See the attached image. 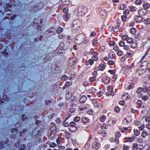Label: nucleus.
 Here are the masks:
<instances>
[{"instance_id":"obj_36","label":"nucleus","mask_w":150,"mask_h":150,"mask_svg":"<svg viewBox=\"0 0 150 150\" xmlns=\"http://www.w3.org/2000/svg\"><path fill=\"white\" fill-rule=\"evenodd\" d=\"M103 94V93L101 91H100L97 93V95L98 97H100Z\"/></svg>"},{"instance_id":"obj_26","label":"nucleus","mask_w":150,"mask_h":150,"mask_svg":"<svg viewBox=\"0 0 150 150\" xmlns=\"http://www.w3.org/2000/svg\"><path fill=\"white\" fill-rule=\"evenodd\" d=\"M88 119L86 118H83L82 119V121L85 123H86L88 122Z\"/></svg>"},{"instance_id":"obj_3","label":"nucleus","mask_w":150,"mask_h":150,"mask_svg":"<svg viewBox=\"0 0 150 150\" xmlns=\"http://www.w3.org/2000/svg\"><path fill=\"white\" fill-rule=\"evenodd\" d=\"M77 61L75 57L71 58L69 60L68 62L70 66H72Z\"/></svg>"},{"instance_id":"obj_38","label":"nucleus","mask_w":150,"mask_h":150,"mask_svg":"<svg viewBox=\"0 0 150 150\" xmlns=\"http://www.w3.org/2000/svg\"><path fill=\"white\" fill-rule=\"evenodd\" d=\"M142 148V145H139V146H138V147H137V150H141Z\"/></svg>"},{"instance_id":"obj_2","label":"nucleus","mask_w":150,"mask_h":150,"mask_svg":"<svg viewBox=\"0 0 150 150\" xmlns=\"http://www.w3.org/2000/svg\"><path fill=\"white\" fill-rule=\"evenodd\" d=\"M73 26L76 28L80 27L81 25V22L80 20L76 19L74 20L73 23Z\"/></svg>"},{"instance_id":"obj_52","label":"nucleus","mask_w":150,"mask_h":150,"mask_svg":"<svg viewBox=\"0 0 150 150\" xmlns=\"http://www.w3.org/2000/svg\"><path fill=\"white\" fill-rule=\"evenodd\" d=\"M56 30V28H51V29L50 30L51 32L54 33Z\"/></svg>"},{"instance_id":"obj_19","label":"nucleus","mask_w":150,"mask_h":150,"mask_svg":"<svg viewBox=\"0 0 150 150\" xmlns=\"http://www.w3.org/2000/svg\"><path fill=\"white\" fill-rule=\"evenodd\" d=\"M21 117H22V120L23 121H24L26 120L28 118V117L27 116H26V115H23V114L22 115Z\"/></svg>"},{"instance_id":"obj_17","label":"nucleus","mask_w":150,"mask_h":150,"mask_svg":"<svg viewBox=\"0 0 150 150\" xmlns=\"http://www.w3.org/2000/svg\"><path fill=\"white\" fill-rule=\"evenodd\" d=\"M133 41V39L132 38H128V39L126 41L128 43H131Z\"/></svg>"},{"instance_id":"obj_45","label":"nucleus","mask_w":150,"mask_h":150,"mask_svg":"<svg viewBox=\"0 0 150 150\" xmlns=\"http://www.w3.org/2000/svg\"><path fill=\"white\" fill-rule=\"evenodd\" d=\"M93 148L94 149H97L99 147V146H96V144H94L93 146Z\"/></svg>"},{"instance_id":"obj_54","label":"nucleus","mask_w":150,"mask_h":150,"mask_svg":"<svg viewBox=\"0 0 150 150\" xmlns=\"http://www.w3.org/2000/svg\"><path fill=\"white\" fill-rule=\"evenodd\" d=\"M19 144H20V143L19 142H18L17 143H16L14 145L15 147H18L19 146Z\"/></svg>"},{"instance_id":"obj_24","label":"nucleus","mask_w":150,"mask_h":150,"mask_svg":"<svg viewBox=\"0 0 150 150\" xmlns=\"http://www.w3.org/2000/svg\"><path fill=\"white\" fill-rule=\"evenodd\" d=\"M106 119V117L104 115H103L100 118V121L102 122H104Z\"/></svg>"},{"instance_id":"obj_5","label":"nucleus","mask_w":150,"mask_h":150,"mask_svg":"<svg viewBox=\"0 0 150 150\" xmlns=\"http://www.w3.org/2000/svg\"><path fill=\"white\" fill-rule=\"evenodd\" d=\"M143 21L142 17L140 16H136L135 18V21L136 23H141Z\"/></svg>"},{"instance_id":"obj_64","label":"nucleus","mask_w":150,"mask_h":150,"mask_svg":"<svg viewBox=\"0 0 150 150\" xmlns=\"http://www.w3.org/2000/svg\"><path fill=\"white\" fill-rule=\"evenodd\" d=\"M127 54H128V56L129 57H131L132 56V55L133 54L132 53H127Z\"/></svg>"},{"instance_id":"obj_37","label":"nucleus","mask_w":150,"mask_h":150,"mask_svg":"<svg viewBox=\"0 0 150 150\" xmlns=\"http://www.w3.org/2000/svg\"><path fill=\"white\" fill-rule=\"evenodd\" d=\"M112 88L111 87L108 86L107 87V90L109 92H111L112 90Z\"/></svg>"},{"instance_id":"obj_30","label":"nucleus","mask_w":150,"mask_h":150,"mask_svg":"<svg viewBox=\"0 0 150 150\" xmlns=\"http://www.w3.org/2000/svg\"><path fill=\"white\" fill-rule=\"evenodd\" d=\"M115 111L116 112H119L120 111V110L119 108L118 107H116L115 108Z\"/></svg>"},{"instance_id":"obj_9","label":"nucleus","mask_w":150,"mask_h":150,"mask_svg":"<svg viewBox=\"0 0 150 150\" xmlns=\"http://www.w3.org/2000/svg\"><path fill=\"white\" fill-rule=\"evenodd\" d=\"M87 98L85 96H83L80 98L79 101L81 103H83L85 102Z\"/></svg>"},{"instance_id":"obj_43","label":"nucleus","mask_w":150,"mask_h":150,"mask_svg":"<svg viewBox=\"0 0 150 150\" xmlns=\"http://www.w3.org/2000/svg\"><path fill=\"white\" fill-rule=\"evenodd\" d=\"M140 134V131L139 130H136L134 132V134H136L137 135H139Z\"/></svg>"},{"instance_id":"obj_11","label":"nucleus","mask_w":150,"mask_h":150,"mask_svg":"<svg viewBox=\"0 0 150 150\" xmlns=\"http://www.w3.org/2000/svg\"><path fill=\"white\" fill-rule=\"evenodd\" d=\"M79 37L78 36H76L75 40V43L77 44H80L82 42L80 40H79Z\"/></svg>"},{"instance_id":"obj_55","label":"nucleus","mask_w":150,"mask_h":150,"mask_svg":"<svg viewBox=\"0 0 150 150\" xmlns=\"http://www.w3.org/2000/svg\"><path fill=\"white\" fill-rule=\"evenodd\" d=\"M148 98V97L147 96H145L143 98V100H146Z\"/></svg>"},{"instance_id":"obj_27","label":"nucleus","mask_w":150,"mask_h":150,"mask_svg":"<svg viewBox=\"0 0 150 150\" xmlns=\"http://www.w3.org/2000/svg\"><path fill=\"white\" fill-rule=\"evenodd\" d=\"M66 121L67 120H65L64 123L63 124L64 126L65 127H67L69 125V123L68 122H66Z\"/></svg>"},{"instance_id":"obj_51","label":"nucleus","mask_w":150,"mask_h":150,"mask_svg":"<svg viewBox=\"0 0 150 150\" xmlns=\"http://www.w3.org/2000/svg\"><path fill=\"white\" fill-rule=\"evenodd\" d=\"M88 85V83L87 82L85 81L83 83V85L85 87H86Z\"/></svg>"},{"instance_id":"obj_4","label":"nucleus","mask_w":150,"mask_h":150,"mask_svg":"<svg viewBox=\"0 0 150 150\" xmlns=\"http://www.w3.org/2000/svg\"><path fill=\"white\" fill-rule=\"evenodd\" d=\"M148 63L146 62H144L142 63V64L141 66V67L142 68V69L145 70L146 69L147 67Z\"/></svg>"},{"instance_id":"obj_18","label":"nucleus","mask_w":150,"mask_h":150,"mask_svg":"<svg viewBox=\"0 0 150 150\" xmlns=\"http://www.w3.org/2000/svg\"><path fill=\"white\" fill-rule=\"evenodd\" d=\"M144 23L146 25L149 24H150V19L147 18L144 21Z\"/></svg>"},{"instance_id":"obj_25","label":"nucleus","mask_w":150,"mask_h":150,"mask_svg":"<svg viewBox=\"0 0 150 150\" xmlns=\"http://www.w3.org/2000/svg\"><path fill=\"white\" fill-rule=\"evenodd\" d=\"M135 3L137 5H139L142 4V1L141 0H137L135 1Z\"/></svg>"},{"instance_id":"obj_1","label":"nucleus","mask_w":150,"mask_h":150,"mask_svg":"<svg viewBox=\"0 0 150 150\" xmlns=\"http://www.w3.org/2000/svg\"><path fill=\"white\" fill-rule=\"evenodd\" d=\"M63 11L65 13L63 16L64 19L67 21L69 20L70 17V15L68 13V9L67 8H64Z\"/></svg>"},{"instance_id":"obj_20","label":"nucleus","mask_w":150,"mask_h":150,"mask_svg":"<svg viewBox=\"0 0 150 150\" xmlns=\"http://www.w3.org/2000/svg\"><path fill=\"white\" fill-rule=\"evenodd\" d=\"M62 28L59 27L57 29L56 32L58 33H60L62 31Z\"/></svg>"},{"instance_id":"obj_29","label":"nucleus","mask_w":150,"mask_h":150,"mask_svg":"<svg viewBox=\"0 0 150 150\" xmlns=\"http://www.w3.org/2000/svg\"><path fill=\"white\" fill-rule=\"evenodd\" d=\"M119 45L120 46L123 47L125 45V43L122 41H120L119 43Z\"/></svg>"},{"instance_id":"obj_34","label":"nucleus","mask_w":150,"mask_h":150,"mask_svg":"<svg viewBox=\"0 0 150 150\" xmlns=\"http://www.w3.org/2000/svg\"><path fill=\"white\" fill-rule=\"evenodd\" d=\"M97 42V40H96L94 39L93 40V46H96Z\"/></svg>"},{"instance_id":"obj_41","label":"nucleus","mask_w":150,"mask_h":150,"mask_svg":"<svg viewBox=\"0 0 150 150\" xmlns=\"http://www.w3.org/2000/svg\"><path fill=\"white\" fill-rule=\"evenodd\" d=\"M80 118L79 117H76L74 118V121L75 122H77L80 120Z\"/></svg>"},{"instance_id":"obj_12","label":"nucleus","mask_w":150,"mask_h":150,"mask_svg":"<svg viewBox=\"0 0 150 150\" xmlns=\"http://www.w3.org/2000/svg\"><path fill=\"white\" fill-rule=\"evenodd\" d=\"M98 69L101 71L104 70L105 68V66L103 64H100L98 67Z\"/></svg>"},{"instance_id":"obj_61","label":"nucleus","mask_w":150,"mask_h":150,"mask_svg":"<svg viewBox=\"0 0 150 150\" xmlns=\"http://www.w3.org/2000/svg\"><path fill=\"white\" fill-rule=\"evenodd\" d=\"M21 125V124L19 123H17L16 124L15 126L16 127H20Z\"/></svg>"},{"instance_id":"obj_57","label":"nucleus","mask_w":150,"mask_h":150,"mask_svg":"<svg viewBox=\"0 0 150 150\" xmlns=\"http://www.w3.org/2000/svg\"><path fill=\"white\" fill-rule=\"evenodd\" d=\"M96 35V33L95 32H93V33L91 34V36H94Z\"/></svg>"},{"instance_id":"obj_14","label":"nucleus","mask_w":150,"mask_h":150,"mask_svg":"<svg viewBox=\"0 0 150 150\" xmlns=\"http://www.w3.org/2000/svg\"><path fill=\"white\" fill-rule=\"evenodd\" d=\"M89 53H91V54L93 55V56L94 57V56H96L98 55V53L96 52H94L93 50V49H92L89 52Z\"/></svg>"},{"instance_id":"obj_13","label":"nucleus","mask_w":150,"mask_h":150,"mask_svg":"<svg viewBox=\"0 0 150 150\" xmlns=\"http://www.w3.org/2000/svg\"><path fill=\"white\" fill-rule=\"evenodd\" d=\"M143 7L146 9L148 8L150 6V4L146 3H144L143 4Z\"/></svg>"},{"instance_id":"obj_39","label":"nucleus","mask_w":150,"mask_h":150,"mask_svg":"<svg viewBox=\"0 0 150 150\" xmlns=\"http://www.w3.org/2000/svg\"><path fill=\"white\" fill-rule=\"evenodd\" d=\"M125 4H121L120 5V8L121 9H123L125 8Z\"/></svg>"},{"instance_id":"obj_44","label":"nucleus","mask_w":150,"mask_h":150,"mask_svg":"<svg viewBox=\"0 0 150 150\" xmlns=\"http://www.w3.org/2000/svg\"><path fill=\"white\" fill-rule=\"evenodd\" d=\"M130 8L131 10L132 11H134L135 10H136V8H134L133 7V6H131V7H130Z\"/></svg>"},{"instance_id":"obj_62","label":"nucleus","mask_w":150,"mask_h":150,"mask_svg":"<svg viewBox=\"0 0 150 150\" xmlns=\"http://www.w3.org/2000/svg\"><path fill=\"white\" fill-rule=\"evenodd\" d=\"M110 95L112 96V93L111 92H109L107 93V95L108 96H109Z\"/></svg>"},{"instance_id":"obj_6","label":"nucleus","mask_w":150,"mask_h":150,"mask_svg":"<svg viewBox=\"0 0 150 150\" xmlns=\"http://www.w3.org/2000/svg\"><path fill=\"white\" fill-rule=\"evenodd\" d=\"M149 133L147 132L145 130H144L142 132L141 135L142 137L145 138L146 136L149 135Z\"/></svg>"},{"instance_id":"obj_33","label":"nucleus","mask_w":150,"mask_h":150,"mask_svg":"<svg viewBox=\"0 0 150 150\" xmlns=\"http://www.w3.org/2000/svg\"><path fill=\"white\" fill-rule=\"evenodd\" d=\"M114 62L112 61H109L107 62V63L108 65H112L114 63Z\"/></svg>"},{"instance_id":"obj_8","label":"nucleus","mask_w":150,"mask_h":150,"mask_svg":"<svg viewBox=\"0 0 150 150\" xmlns=\"http://www.w3.org/2000/svg\"><path fill=\"white\" fill-rule=\"evenodd\" d=\"M70 126H71V127L74 128V130H71V131L72 132H74V131H75L77 129V128H76V126H75V124L74 122H71L70 123Z\"/></svg>"},{"instance_id":"obj_53","label":"nucleus","mask_w":150,"mask_h":150,"mask_svg":"<svg viewBox=\"0 0 150 150\" xmlns=\"http://www.w3.org/2000/svg\"><path fill=\"white\" fill-rule=\"evenodd\" d=\"M124 49L125 50H127L129 49V46L127 45L124 46Z\"/></svg>"},{"instance_id":"obj_15","label":"nucleus","mask_w":150,"mask_h":150,"mask_svg":"<svg viewBox=\"0 0 150 150\" xmlns=\"http://www.w3.org/2000/svg\"><path fill=\"white\" fill-rule=\"evenodd\" d=\"M71 83L69 82H67L65 86L63 87V89H65L67 87H69L71 85Z\"/></svg>"},{"instance_id":"obj_47","label":"nucleus","mask_w":150,"mask_h":150,"mask_svg":"<svg viewBox=\"0 0 150 150\" xmlns=\"http://www.w3.org/2000/svg\"><path fill=\"white\" fill-rule=\"evenodd\" d=\"M67 78L68 77L64 75L62 78V80L63 81L64 80L67 79Z\"/></svg>"},{"instance_id":"obj_50","label":"nucleus","mask_w":150,"mask_h":150,"mask_svg":"<svg viewBox=\"0 0 150 150\" xmlns=\"http://www.w3.org/2000/svg\"><path fill=\"white\" fill-rule=\"evenodd\" d=\"M150 120V117L149 116H147L145 118V121L147 122H149Z\"/></svg>"},{"instance_id":"obj_32","label":"nucleus","mask_w":150,"mask_h":150,"mask_svg":"<svg viewBox=\"0 0 150 150\" xmlns=\"http://www.w3.org/2000/svg\"><path fill=\"white\" fill-rule=\"evenodd\" d=\"M127 18V17L124 16H122L121 17V18L123 22H125L126 21Z\"/></svg>"},{"instance_id":"obj_7","label":"nucleus","mask_w":150,"mask_h":150,"mask_svg":"<svg viewBox=\"0 0 150 150\" xmlns=\"http://www.w3.org/2000/svg\"><path fill=\"white\" fill-rule=\"evenodd\" d=\"M8 144V141L4 142V141H1L0 142V148L2 149L4 146V145Z\"/></svg>"},{"instance_id":"obj_10","label":"nucleus","mask_w":150,"mask_h":150,"mask_svg":"<svg viewBox=\"0 0 150 150\" xmlns=\"http://www.w3.org/2000/svg\"><path fill=\"white\" fill-rule=\"evenodd\" d=\"M144 89L141 87L137 89V92L138 93H140L142 91H144V92H146V90H144Z\"/></svg>"},{"instance_id":"obj_31","label":"nucleus","mask_w":150,"mask_h":150,"mask_svg":"<svg viewBox=\"0 0 150 150\" xmlns=\"http://www.w3.org/2000/svg\"><path fill=\"white\" fill-rule=\"evenodd\" d=\"M108 72L112 74H114L115 73L116 71L115 70H108Z\"/></svg>"},{"instance_id":"obj_16","label":"nucleus","mask_w":150,"mask_h":150,"mask_svg":"<svg viewBox=\"0 0 150 150\" xmlns=\"http://www.w3.org/2000/svg\"><path fill=\"white\" fill-rule=\"evenodd\" d=\"M42 21L40 20V22H39L40 23H38L37 22V19H35L34 21V23L35 24H36V25H40L41 24V23H42Z\"/></svg>"},{"instance_id":"obj_63","label":"nucleus","mask_w":150,"mask_h":150,"mask_svg":"<svg viewBox=\"0 0 150 150\" xmlns=\"http://www.w3.org/2000/svg\"><path fill=\"white\" fill-rule=\"evenodd\" d=\"M111 93H112V96H114L115 95V93H116V92H114V91H112H112H111Z\"/></svg>"},{"instance_id":"obj_42","label":"nucleus","mask_w":150,"mask_h":150,"mask_svg":"<svg viewBox=\"0 0 150 150\" xmlns=\"http://www.w3.org/2000/svg\"><path fill=\"white\" fill-rule=\"evenodd\" d=\"M56 146V144H55L52 143L50 145V146L51 147H55Z\"/></svg>"},{"instance_id":"obj_23","label":"nucleus","mask_w":150,"mask_h":150,"mask_svg":"<svg viewBox=\"0 0 150 150\" xmlns=\"http://www.w3.org/2000/svg\"><path fill=\"white\" fill-rule=\"evenodd\" d=\"M128 36L125 35H123L122 37V39L123 40H126L128 39Z\"/></svg>"},{"instance_id":"obj_46","label":"nucleus","mask_w":150,"mask_h":150,"mask_svg":"<svg viewBox=\"0 0 150 150\" xmlns=\"http://www.w3.org/2000/svg\"><path fill=\"white\" fill-rule=\"evenodd\" d=\"M117 54L119 56H120L122 55L123 53L121 51H119L117 52Z\"/></svg>"},{"instance_id":"obj_49","label":"nucleus","mask_w":150,"mask_h":150,"mask_svg":"<svg viewBox=\"0 0 150 150\" xmlns=\"http://www.w3.org/2000/svg\"><path fill=\"white\" fill-rule=\"evenodd\" d=\"M96 79V78L95 77H91L90 78L89 80L90 81H93L94 80Z\"/></svg>"},{"instance_id":"obj_48","label":"nucleus","mask_w":150,"mask_h":150,"mask_svg":"<svg viewBox=\"0 0 150 150\" xmlns=\"http://www.w3.org/2000/svg\"><path fill=\"white\" fill-rule=\"evenodd\" d=\"M63 44L62 43L60 44L58 48L62 50H63L64 48L63 47Z\"/></svg>"},{"instance_id":"obj_58","label":"nucleus","mask_w":150,"mask_h":150,"mask_svg":"<svg viewBox=\"0 0 150 150\" xmlns=\"http://www.w3.org/2000/svg\"><path fill=\"white\" fill-rule=\"evenodd\" d=\"M125 102L124 101H121L120 102L119 104L122 105H124Z\"/></svg>"},{"instance_id":"obj_40","label":"nucleus","mask_w":150,"mask_h":150,"mask_svg":"<svg viewBox=\"0 0 150 150\" xmlns=\"http://www.w3.org/2000/svg\"><path fill=\"white\" fill-rule=\"evenodd\" d=\"M129 11L128 10H127L125 11H124L123 13L125 15H127L129 14Z\"/></svg>"},{"instance_id":"obj_21","label":"nucleus","mask_w":150,"mask_h":150,"mask_svg":"<svg viewBox=\"0 0 150 150\" xmlns=\"http://www.w3.org/2000/svg\"><path fill=\"white\" fill-rule=\"evenodd\" d=\"M18 129L17 128H15L12 129L11 132L12 133H13L15 132L16 133H17L18 132Z\"/></svg>"},{"instance_id":"obj_28","label":"nucleus","mask_w":150,"mask_h":150,"mask_svg":"<svg viewBox=\"0 0 150 150\" xmlns=\"http://www.w3.org/2000/svg\"><path fill=\"white\" fill-rule=\"evenodd\" d=\"M25 147V145L23 144L21 145L19 148V150H24Z\"/></svg>"},{"instance_id":"obj_60","label":"nucleus","mask_w":150,"mask_h":150,"mask_svg":"<svg viewBox=\"0 0 150 150\" xmlns=\"http://www.w3.org/2000/svg\"><path fill=\"white\" fill-rule=\"evenodd\" d=\"M12 6V5L8 4H6V7L7 8H11Z\"/></svg>"},{"instance_id":"obj_35","label":"nucleus","mask_w":150,"mask_h":150,"mask_svg":"<svg viewBox=\"0 0 150 150\" xmlns=\"http://www.w3.org/2000/svg\"><path fill=\"white\" fill-rule=\"evenodd\" d=\"M27 131V130L26 129H24L23 132H20V134L19 135V136H22L23 135H22V134L23 133H25V132H26Z\"/></svg>"},{"instance_id":"obj_56","label":"nucleus","mask_w":150,"mask_h":150,"mask_svg":"<svg viewBox=\"0 0 150 150\" xmlns=\"http://www.w3.org/2000/svg\"><path fill=\"white\" fill-rule=\"evenodd\" d=\"M51 101L50 100H49L47 101V100L45 101V103H46V105H48L51 103Z\"/></svg>"},{"instance_id":"obj_22","label":"nucleus","mask_w":150,"mask_h":150,"mask_svg":"<svg viewBox=\"0 0 150 150\" xmlns=\"http://www.w3.org/2000/svg\"><path fill=\"white\" fill-rule=\"evenodd\" d=\"M128 93L123 95L122 96V99L124 100H126L128 98Z\"/></svg>"},{"instance_id":"obj_59","label":"nucleus","mask_w":150,"mask_h":150,"mask_svg":"<svg viewBox=\"0 0 150 150\" xmlns=\"http://www.w3.org/2000/svg\"><path fill=\"white\" fill-rule=\"evenodd\" d=\"M89 62L91 65H92L93 63V60H90L89 61Z\"/></svg>"}]
</instances>
